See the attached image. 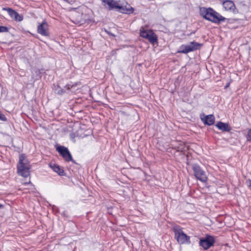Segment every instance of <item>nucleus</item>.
Here are the masks:
<instances>
[{
	"label": "nucleus",
	"instance_id": "obj_16",
	"mask_svg": "<svg viewBox=\"0 0 251 251\" xmlns=\"http://www.w3.org/2000/svg\"><path fill=\"white\" fill-rule=\"evenodd\" d=\"M32 73L33 74V76L35 74L36 76L40 77V72L39 70L36 69H33L32 71Z\"/></svg>",
	"mask_w": 251,
	"mask_h": 251
},
{
	"label": "nucleus",
	"instance_id": "obj_5",
	"mask_svg": "<svg viewBox=\"0 0 251 251\" xmlns=\"http://www.w3.org/2000/svg\"><path fill=\"white\" fill-rule=\"evenodd\" d=\"M140 35L141 37L147 39L151 44H154L157 42V36L152 30L148 29L146 27L142 26L140 29Z\"/></svg>",
	"mask_w": 251,
	"mask_h": 251
},
{
	"label": "nucleus",
	"instance_id": "obj_7",
	"mask_svg": "<svg viewBox=\"0 0 251 251\" xmlns=\"http://www.w3.org/2000/svg\"><path fill=\"white\" fill-rule=\"evenodd\" d=\"M195 176L201 182H205L207 180V177L205 172L198 165H194L193 167Z\"/></svg>",
	"mask_w": 251,
	"mask_h": 251
},
{
	"label": "nucleus",
	"instance_id": "obj_17",
	"mask_svg": "<svg viewBox=\"0 0 251 251\" xmlns=\"http://www.w3.org/2000/svg\"><path fill=\"white\" fill-rule=\"evenodd\" d=\"M8 31V29L7 27L0 25V32H6Z\"/></svg>",
	"mask_w": 251,
	"mask_h": 251
},
{
	"label": "nucleus",
	"instance_id": "obj_2",
	"mask_svg": "<svg viewBox=\"0 0 251 251\" xmlns=\"http://www.w3.org/2000/svg\"><path fill=\"white\" fill-rule=\"evenodd\" d=\"M104 5H107L109 10L117 9L118 11L125 14H130L133 12V9L130 5L126 3V5H122L119 1L114 0H102Z\"/></svg>",
	"mask_w": 251,
	"mask_h": 251
},
{
	"label": "nucleus",
	"instance_id": "obj_4",
	"mask_svg": "<svg viewBox=\"0 0 251 251\" xmlns=\"http://www.w3.org/2000/svg\"><path fill=\"white\" fill-rule=\"evenodd\" d=\"M173 230L175 232V237L179 244H189L190 243V237L184 233L179 226H174Z\"/></svg>",
	"mask_w": 251,
	"mask_h": 251
},
{
	"label": "nucleus",
	"instance_id": "obj_19",
	"mask_svg": "<svg viewBox=\"0 0 251 251\" xmlns=\"http://www.w3.org/2000/svg\"><path fill=\"white\" fill-rule=\"evenodd\" d=\"M0 120L2 121H6L7 119L5 115L2 113L1 111H0Z\"/></svg>",
	"mask_w": 251,
	"mask_h": 251
},
{
	"label": "nucleus",
	"instance_id": "obj_11",
	"mask_svg": "<svg viewBox=\"0 0 251 251\" xmlns=\"http://www.w3.org/2000/svg\"><path fill=\"white\" fill-rule=\"evenodd\" d=\"M48 24L46 21H43L41 24L38 25L37 27V32L39 34L44 36L49 35L48 31Z\"/></svg>",
	"mask_w": 251,
	"mask_h": 251
},
{
	"label": "nucleus",
	"instance_id": "obj_1",
	"mask_svg": "<svg viewBox=\"0 0 251 251\" xmlns=\"http://www.w3.org/2000/svg\"><path fill=\"white\" fill-rule=\"evenodd\" d=\"M200 15L205 20L217 24L224 22L226 18L211 8L201 7Z\"/></svg>",
	"mask_w": 251,
	"mask_h": 251
},
{
	"label": "nucleus",
	"instance_id": "obj_12",
	"mask_svg": "<svg viewBox=\"0 0 251 251\" xmlns=\"http://www.w3.org/2000/svg\"><path fill=\"white\" fill-rule=\"evenodd\" d=\"M223 6L226 11H230L233 12L235 9V6L234 2L230 0H226L223 1Z\"/></svg>",
	"mask_w": 251,
	"mask_h": 251
},
{
	"label": "nucleus",
	"instance_id": "obj_24",
	"mask_svg": "<svg viewBox=\"0 0 251 251\" xmlns=\"http://www.w3.org/2000/svg\"><path fill=\"white\" fill-rule=\"evenodd\" d=\"M3 207V205L1 204H0V208H2Z\"/></svg>",
	"mask_w": 251,
	"mask_h": 251
},
{
	"label": "nucleus",
	"instance_id": "obj_21",
	"mask_svg": "<svg viewBox=\"0 0 251 251\" xmlns=\"http://www.w3.org/2000/svg\"><path fill=\"white\" fill-rule=\"evenodd\" d=\"M75 135L74 133H71L70 134V138L72 139V140H73L74 142H75Z\"/></svg>",
	"mask_w": 251,
	"mask_h": 251
},
{
	"label": "nucleus",
	"instance_id": "obj_22",
	"mask_svg": "<svg viewBox=\"0 0 251 251\" xmlns=\"http://www.w3.org/2000/svg\"><path fill=\"white\" fill-rule=\"evenodd\" d=\"M57 93L59 94H62L64 93V91L63 90V89H60L57 92Z\"/></svg>",
	"mask_w": 251,
	"mask_h": 251
},
{
	"label": "nucleus",
	"instance_id": "obj_15",
	"mask_svg": "<svg viewBox=\"0 0 251 251\" xmlns=\"http://www.w3.org/2000/svg\"><path fill=\"white\" fill-rule=\"evenodd\" d=\"M50 167L56 173L60 176L64 175L63 170L59 166L55 164H50Z\"/></svg>",
	"mask_w": 251,
	"mask_h": 251
},
{
	"label": "nucleus",
	"instance_id": "obj_18",
	"mask_svg": "<svg viewBox=\"0 0 251 251\" xmlns=\"http://www.w3.org/2000/svg\"><path fill=\"white\" fill-rule=\"evenodd\" d=\"M247 140L248 142L251 143V129H249L247 135Z\"/></svg>",
	"mask_w": 251,
	"mask_h": 251
},
{
	"label": "nucleus",
	"instance_id": "obj_9",
	"mask_svg": "<svg viewBox=\"0 0 251 251\" xmlns=\"http://www.w3.org/2000/svg\"><path fill=\"white\" fill-rule=\"evenodd\" d=\"M56 150L66 161H70L72 160V155L67 148L60 146L56 148Z\"/></svg>",
	"mask_w": 251,
	"mask_h": 251
},
{
	"label": "nucleus",
	"instance_id": "obj_20",
	"mask_svg": "<svg viewBox=\"0 0 251 251\" xmlns=\"http://www.w3.org/2000/svg\"><path fill=\"white\" fill-rule=\"evenodd\" d=\"M246 183H247L248 186L251 190V179L247 180Z\"/></svg>",
	"mask_w": 251,
	"mask_h": 251
},
{
	"label": "nucleus",
	"instance_id": "obj_10",
	"mask_svg": "<svg viewBox=\"0 0 251 251\" xmlns=\"http://www.w3.org/2000/svg\"><path fill=\"white\" fill-rule=\"evenodd\" d=\"M3 10L7 12L10 17L17 22H21L23 20V16L20 15L16 11L13 10L10 8H3Z\"/></svg>",
	"mask_w": 251,
	"mask_h": 251
},
{
	"label": "nucleus",
	"instance_id": "obj_8",
	"mask_svg": "<svg viewBox=\"0 0 251 251\" xmlns=\"http://www.w3.org/2000/svg\"><path fill=\"white\" fill-rule=\"evenodd\" d=\"M215 243L214 238L210 235H206L205 237L200 239V245L204 250H208L212 247Z\"/></svg>",
	"mask_w": 251,
	"mask_h": 251
},
{
	"label": "nucleus",
	"instance_id": "obj_23",
	"mask_svg": "<svg viewBox=\"0 0 251 251\" xmlns=\"http://www.w3.org/2000/svg\"><path fill=\"white\" fill-rule=\"evenodd\" d=\"M30 183V181L29 180L28 182H24L23 184H25V185H26V184H29Z\"/></svg>",
	"mask_w": 251,
	"mask_h": 251
},
{
	"label": "nucleus",
	"instance_id": "obj_14",
	"mask_svg": "<svg viewBox=\"0 0 251 251\" xmlns=\"http://www.w3.org/2000/svg\"><path fill=\"white\" fill-rule=\"evenodd\" d=\"M216 126L219 129L224 131H229L230 130V127L227 123L220 122L217 123Z\"/></svg>",
	"mask_w": 251,
	"mask_h": 251
},
{
	"label": "nucleus",
	"instance_id": "obj_6",
	"mask_svg": "<svg viewBox=\"0 0 251 251\" xmlns=\"http://www.w3.org/2000/svg\"><path fill=\"white\" fill-rule=\"evenodd\" d=\"M201 46V44L193 41L190 42L189 44L181 45L179 48L178 52L187 53L199 49Z\"/></svg>",
	"mask_w": 251,
	"mask_h": 251
},
{
	"label": "nucleus",
	"instance_id": "obj_3",
	"mask_svg": "<svg viewBox=\"0 0 251 251\" xmlns=\"http://www.w3.org/2000/svg\"><path fill=\"white\" fill-rule=\"evenodd\" d=\"M29 162L26 159L25 154H21L19 157L17 165V173L19 175L24 177H27L29 175Z\"/></svg>",
	"mask_w": 251,
	"mask_h": 251
},
{
	"label": "nucleus",
	"instance_id": "obj_13",
	"mask_svg": "<svg viewBox=\"0 0 251 251\" xmlns=\"http://www.w3.org/2000/svg\"><path fill=\"white\" fill-rule=\"evenodd\" d=\"M201 119L205 124L209 126L213 125L215 122V117L213 115H206L203 118L201 117Z\"/></svg>",
	"mask_w": 251,
	"mask_h": 251
}]
</instances>
